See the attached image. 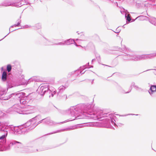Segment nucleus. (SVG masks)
<instances>
[{"label": "nucleus", "instance_id": "obj_4", "mask_svg": "<svg viewBox=\"0 0 156 156\" xmlns=\"http://www.w3.org/2000/svg\"><path fill=\"white\" fill-rule=\"evenodd\" d=\"M49 87L48 84H47L41 85L38 89L37 92L41 96L44 95L45 93H50L51 90H49Z\"/></svg>", "mask_w": 156, "mask_h": 156}, {"label": "nucleus", "instance_id": "obj_51", "mask_svg": "<svg viewBox=\"0 0 156 156\" xmlns=\"http://www.w3.org/2000/svg\"><path fill=\"white\" fill-rule=\"evenodd\" d=\"M131 115H134L133 114H131Z\"/></svg>", "mask_w": 156, "mask_h": 156}, {"label": "nucleus", "instance_id": "obj_23", "mask_svg": "<svg viewBox=\"0 0 156 156\" xmlns=\"http://www.w3.org/2000/svg\"><path fill=\"white\" fill-rule=\"evenodd\" d=\"M125 17L126 20L128 22H130L131 20L130 15L129 14H125Z\"/></svg>", "mask_w": 156, "mask_h": 156}, {"label": "nucleus", "instance_id": "obj_40", "mask_svg": "<svg viewBox=\"0 0 156 156\" xmlns=\"http://www.w3.org/2000/svg\"><path fill=\"white\" fill-rule=\"evenodd\" d=\"M82 40H79V39H76V41H82Z\"/></svg>", "mask_w": 156, "mask_h": 156}, {"label": "nucleus", "instance_id": "obj_10", "mask_svg": "<svg viewBox=\"0 0 156 156\" xmlns=\"http://www.w3.org/2000/svg\"><path fill=\"white\" fill-rule=\"evenodd\" d=\"M1 5L5 6H9L19 7L21 6L20 5H17L16 3H14L8 1H5L1 3Z\"/></svg>", "mask_w": 156, "mask_h": 156}, {"label": "nucleus", "instance_id": "obj_37", "mask_svg": "<svg viewBox=\"0 0 156 156\" xmlns=\"http://www.w3.org/2000/svg\"><path fill=\"white\" fill-rule=\"evenodd\" d=\"M47 44L48 45H53V44L51 42H48V43Z\"/></svg>", "mask_w": 156, "mask_h": 156}, {"label": "nucleus", "instance_id": "obj_52", "mask_svg": "<svg viewBox=\"0 0 156 156\" xmlns=\"http://www.w3.org/2000/svg\"><path fill=\"white\" fill-rule=\"evenodd\" d=\"M85 71L83 73H84L85 72Z\"/></svg>", "mask_w": 156, "mask_h": 156}, {"label": "nucleus", "instance_id": "obj_50", "mask_svg": "<svg viewBox=\"0 0 156 156\" xmlns=\"http://www.w3.org/2000/svg\"><path fill=\"white\" fill-rule=\"evenodd\" d=\"M142 16H140V17H142ZM139 17H140V16H139Z\"/></svg>", "mask_w": 156, "mask_h": 156}, {"label": "nucleus", "instance_id": "obj_20", "mask_svg": "<svg viewBox=\"0 0 156 156\" xmlns=\"http://www.w3.org/2000/svg\"><path fill=\"white\" fill-rule=\"evenodd\" d=\"M7 72L5 71H3L2 76V79L3 81H5L6 79Z\"/></svg>", "mask_w": 156, "mask_h": 156}, {"label": "nucleus", "instance_id": "obj_8", "mask_svg": "<svg viewBox=\"0 0 156 156\" xmlns=\"http://www.w3.org/2000/svg\"><path fill=\"white\" fill-rule=\"evenodd\" d=\"M95 115L94 117H93L95 119L100 120L103 118L107 117L108 114L107 113H103V112L102 110H99L95 113Z\"/></svg>", "mask_w": 156, "mask_h": 156}, {"label": "nucleus", "instance_id": "obj_35", "mask_svg": "<svg viewBox=\"0 0 156 156\" xmlns=\"http://www.w3.org/2000/svg\"><path fill=\"white\" fill-rule=\"evenodd\" d=\"M96 58H97L98 61H100V56L99 55L98 56H97Z\"/></svg>", "mask_w": 156, "mask_h": 156}, {"label": "nucleus", "instance_id": "obj_27", "mask_svg": "<svg viewBox=\"0 0 156 156\" xmlns=\"http://www.w3.org/2000/svg\"><path fill=\"white\" fill-rule=\"evenodd\" d=\"M12 69L11 66L10 65H8L7 67V69L8 72H9L11 71Z\"/></svg>", "mask_w": 156, "mask_h": 156}, {"label": "nucleus", "instance_id": "obj_45", "mask_svg": "<svg viewBox=\"0 0 156 156\" xmlns=\"http://www.w3.org/2000/svg\"><path fill=\"white\" fill-rule=\"evenodd\" d=\"M115 4H117V5H118L117 3V2H116V3H115Z\"/></svg>", "mask_w": 156, "mask_h": 156}, {"label": "nucleus", "instance_id": "obj_49", "mask_svg": "<svg viewBox=\"0 0 156 156\" xmlns=\"http://www.w3.org/2000/svg\"><path fill=\"white\" fill-rule=\"evenodd\" d=\"M7 99H4V100H7Z\"/></svg>", "mask_w": 156, "mask_h": 156}, {"label": "nucleus", "instance_id": "obj_3", "mask_svg": "<svg viewBox=\"0 0 156 156\" xmlns=\"http://www.w3.org/2000/svg\"><path fill=\"white\" fill-rule=\"evenodd\" d=\"M127 55L123 57V59L126 60H130L134 61H138L139 60H143L146 58H149V56L148 55Z\"/></svg>", "mask_w": 156, "mask_h": 156}, {"label": "nucleus", "instance_id": "obj_29", "mask_svg": "<svg viewBox=\"0 0 156 156\" xmlns=\"http://www.w3.org/2000/svg\"><path fill=\"white\" fill-rule=\"evenodd\" d=\"M55 44L56 45H66L65 41H64L63 42H60V43H59L58 44Z\"/></svg>", "mask_w": 156, "mask_h": 156}, {"label": "nucleus", "instance_id": "obj_33", "mask_svg": "<svg viewBox=\"0 0 156 156\" xmlns=\"http://www.w3.org/2000/svg\"><path fill=\"white\" fill-rule=\"evenodd\" d=\"M5 93V92L4 91H0V95L2 96L3 94H4Z\"/></svg>", "mask_w": 156, "mask_h": 156}, {"label": "nucleus", "instance_id": "obj_36", "mask_svg": "<svg viewBox=\"0 0 156 156\" xmlns=\"http://www.w3.org/2000/svg\"><path fill=\"white\" fill-rule=\"evenodd\" d=\"M4 147L0 144V151L2 150V148Z\"/></svg>", "mask_w": 156, "mask_h": 156}, {"label": "nucleus", "instance_id": "obj_5", "mask_svg": "<svg viewBox=\"0 0 156 156\" xmlns=\"http://www.w3.org/2000/svg\"><path fill=\"white\" fill-rule=\"evenodd\" d=\"M31 123L30 121H28L23 125L20 126L21 134H24L28 132L29 130L32 129L31 126Z\"/></svg>", "mask_w": 156, "mask_h": 156}, {"label": "nucleus", "instance_id": "obj_16", "mask_svg": "<svg viewBox=\"0 0 156 156\" xmlns=\"http://www.w3.org/2000/svg\"><path fill=\"white\" fill-rule=\"evenodd\" d=\"M17 21V24H15L13 26H11V28H9V30L10 31H11V32H12V31L16 30H17V29H15L14 30H12L11 29V27H13L18 26L20 25L21 23V20H20L19 19Z\"/></svg>", "mask_w": 156, "mask_h": 156}, {"label": "nucleus", "instance_id": "obj_53", "mask_svg": "<svg viewBox=\"0 0 156 156\" xmlns=\"http://www.w3.org/2000/svg\"><path fill=\"white\" fill-rule=\"evenodd\" d=\"M3 40V39H1V40ZM0 41H1V40Z\"/></svg>", "mask_w": 156, "mask_h": 156}, {"label": "nucleus", "instance_id": "obj_22", "mask_svg": "<svg viewBox=\"0 0 156 156\" xmlns=\"http://www.w3.org/2000/svg\"><path fill=\"white\" fill-rule=\"evenodd\" d=\"M56 90H55L53 92H51V91L50 94L48 93H47V94H48V96H49V98H51V97H52L54 96V94H56Z\"/></svg>", "mask_w": 156, "mask_h": 156}, {"label": "nucleus", "instance_id": "obj_7", "mask_svg": "<svg viewBox=\"0 0 156 156\" xmlns=\"http://www.w3.org/2000/svg\"><path fill=\"white\" fill-rule=\"evenodd\" d=\"M17 96L18 97V100L19 101L20 103L23 105L26 103L27 101L26 98L27 96L25 95V94L24 93L21 92L17 94Z\"/></svg>", "mask_w": 156, "mask_h": 156}, {"label": "nucleus", "instance_id": "obj_39", "mask_svg": "<svg viewBox=\"0 0 156 156\" xmlns=\"http://www.w3.org/2000/svg\"><path fill=\"white\" fill-rule=\"evenodd\" d=\"M88 66H89L88 67H85V68H90V67H93V66H91L90 67V66L88 65Z\"/></svg>", "mask_w": 156, "mask_h": 156}, {"label": "nucleus", "instance_id": "obj_30", "mask_svg": "<svg viewBox=\"0 0 156 156\" xmlns=\"http://www.w3.org/2000/svg\"><path fill=\"white\" fill-rule=\"evenodd\" d=\"M122 51H126V50H127V49L126 48L125 45H123L122 46Z\"/></svg>", "mask_w": 156, "mask_h": 156}, {"label": "nucleus", "instance_id": "obj_6", "mask_svg": "<svg viewBox=\"0 0 156 156\" xmlns=\"http://www.w3.org/2000/svg\"><path fill=\"white\" fill-rule=\"evenodd\" d=\"M41 116L40 115H38L36 116L35 117H34L31 119L30 121L31 123V129H33L38 124L39 122H40V121L38 122H37L41 119Z\"/></svg>", "mask_w": 156, "mask_h": 156}, {"label": "nucleus", "instance_id": "obj_2", "mask_svg": "<svg viewBox=\"0 0 156 156\" xmlns=\"http://www.w3.org/2000/svg\"><path fill=\"white\" fill-rule=\"evenodd\" d=\"M15 108L16 105H15L11 109L14 108V111L16 112L19 114H31L34 112L36 110L35 107L29 105H25L24 107L21 108V109L18 108Z\"/></svg>", "mask_w": 156, "mask_h": 156}, {"label": "nucleus", "instance_id": "obj_18", "mask_svg": "<svg viewBox=\"0 0 156 156\" xmlns=\"http://www.w3.org/2000/svg\"><path fill=\"white\" fill-rule=\"evenodd\" d=\"M0 144L3 146L4 147H6L7 146L6 139H1L0 140Z\"/></svg>", "mask_w": 156, "mask_h": 156}, {"label": "nucleus", "instance_id": "obj_48", "mask_svg": "<svg viewBox=\"0 0 156 156\" xmlns=\"http://www.w3.org/2000/svg\"><path fill=\"white\" fill-rule=\"evenodd\" d=\"M110 1H111L113 2V0H110Z\"/></svg>", "mask_w": 156, "mask_h": 156}, {"label": "nucleus", "instance_id": "obj_1", "mask_svg": "<svg viewBox=\"0 0 156 156\" xmlns=\"http://www.w3.org/2000/svg\"><path fill=\"white\" fill-rule=\"evenodd\" d=\"M93 107V105H82L70 107L68 110V112L70 113L71 116L74 117V118L70 120L85 118L87 116L86 111L92 110Z\"/></svg>", "mask_w": 156, "mask_h": 156}, {"label": "nucleus", "instance_id": "obj_44", "mask_svg": "<svg viewBox=\"0 0 156 156\" xmlns=\"http://www.w3.org/2000/svg\"><path fill=\"white\" fill-rule=\"evenodd\" d=\"M1 69L2 70H3V67H2V68H1Z\"/></svg>", "mask_w": 156, "mask_h": 156}, {"label": "nucleus", "instance_id": "obj_47", "mask_svg": "<svg viewBox=\"0 0 156 156\" xmlns=\"http://www.w3.org/2000/svg\"><path fill=\"white\" fill-rule=\"evenodd\" d=\"M115 4H117V5H118L117 3V2H116V3H115Z\"/></svg>", "mask_w": 156, "mask_h": 156}, {"label": "nucleus", "instance_id": "obj_11", "mask_svg": "<svg viewBox=\"0 0 156 156\" xmlns=\"http://www.w3.org/2000/svg\"><path fill=\"white\" fill-rule=\"evenodd\" d=\"M11 127L10 126L7 125H2L0 128V132H4V134H5V132H7V135L8 134L7 130L10 129Z\"/></svg>", "mask_w": 156, "mask_h": 156}, {"label": "nucleus", "instance_id": "obj_12", "mask_svg": "<svg viewBox=\"0 0 156 156\" xmlns=\"http://www.w3.org/2000/svg\"><path fill=\"white\" fill-rule=\"evenodd\" d=\"M14 145L15 148H20L22 146V144L20 142L16 140L12 141L9 145V147H10Z\"/></svg>", "mask_w": 156, "mask_h": 156}, {"label": "nucleus", "instance_id": "obj_9", "mask_svg": "<svg viewBox=\"0 0 156 156\" xmlns=\"http://www.w3.org/2000/svg\"><path fill=\"white\" fill-rule=\"evenodd\" d=\"M42 122H43L47 124H48L51 126L55 125L56 124H59L60 123H61V122H53V121L51 120L50 118H47L46 119L41 120L40 121V122H39L38 123H41ZM63 122H61V123Z\"/></svg>", "mask_w": 156, "mask_h": 156}, {"label": "nucleus", "instance_id": "obj_41", "mask_svg": "<svg viewBox=\"0 0 156 156\" xmlns=\"http://www.w3.org/2000/svg\"><path fill=\"white\" fill-rule=\"evenodd\" d=\"M95 60V59H93L92 60V62H93Z\"/></svg>", "mask_w": 156, "mask_h": 156}, {"label": "nucleus", "instance_id": "obj_13", "mask_svg": "<svg viewBox=\"0 0 156 156\" xmlns=\"http://www.w3.org/2000/svg\"><path fill=\"white\" fill-rule=\"evenodd\" d=\"M11 129L14 131V133L16 134H21V127H11Z\"/></svg>", "mask_w": 156, "mask_h": 156}, {"label": "nucleus", "instance_id": "obj_31", "mask_svg": "<svg viewBox=\"0 0 156 156\" xmlns=\"http://www.w3.org/2000/svg\"><path fill=\"white\" fill-rule=\"evenodd\" d=\"M38 150L37 149H36V150H32V148H30V151H29V152H36Z\"/></svg>", "mask_w": 156, "mask_h": 156}, {"label": "nucleus", "instance_id": "obj_55", "mask_svg": "<svg viewBox=\"0 0 156 156\" xmlns=\"http://www.w3.org/2000/svg\"><path fill=\"white\" fill-rule=\"evenodd\" d=\"M105 66H108V65H105Z\"/></svg>", "mask_w": 156, "mask_h": 156}, {"label": "nucleus", "instance_id": "obj_38", "mask_svg": "<svg viewBox=\"0 0 156 156\" xmlns=\"http://www.w3.org/2000/svg\"><path fill=\"white\" fill-rule=\"evenodd\" d=\"M30 27V26H29L28 25H27L26 26H25V27H24L23 28H27V27Z\"/></svg>", "mask_w": 156, "mask_h": 156}, {"label": "nucleus", "instance_id": "obj_32", "mask_svg": "<svg viewBox=\"0 0 156 156\" xmlns=\"http://www.w3.org/2000/svg\"><path fill=\"white\" fill-rule=\"evenodd\" d=\"M36 27L37 28V29H39L41 27V26L39 24H36Z\"/></svg>", "mask_w": 156, "mask_h": 156}, {"label": "nucleus", "instance_id": "obj_43", "mask_svg": "<svg viewBox=\"0 0 156 156\" xmlns=\"http://www.w3.org/2000/svg\"><path fill=\"white\" fill-rule=\"evenodd\" d=\"M94 80H92V82H91V83H92V84H93V81H94Z\"/></svg>", "mask_w": 156, "mask_h": 156}, {"label": "nucleus", "instance_id": "obj_17", "mask_svg": "<svg viewBox=\"0 0 156 156\" xmlns=\"http://www.w3.org/2000/svg\"><path fill=\"white\" fill-rule=\"evenodd\" d=\"M66 45H68L74 42V40L73 39H70L65 41Z\"/></svg>", "mask_w": 156, "mask_h": 156}, {"label": "nucleus", "instance_id": "obj_42", "mask_svg": "<svg viewBox=\"0 0 156 156\" xmlns=\"http://www.w3.org/2000/svg\"><path fill=\"white\" fill-rule=\"evenodd\" d=\"M74 42V43H75V45H76V46H78V45L77 44H76V43H75V42Z\"/></svg>", "mask_w": 156, "mask_h": 156}, {"label": "nucleus", "instance_id": "obj_24", "mask_svg": "<svg viewBox=\"0 0 156 156\" xmlns=\"http://www.w3.org/2000/svg\"><path fill=\"white\" fill-rule=\"evenodd\" d=\"M108 115L109 116V117L110 118V120H111V121L112 124L115 125V120L114 119H112L111 116H112V115H110V114H109Z\"/></svg>", "mask_w": 156, "mask_h": 156}, {"label": "nucleus", "instance_id": "obj_21", "mask_svg": "<svg viewBox=\"0 0 156 156\" xmlns=\"http://www.w3.org/2000/svg\"><path fill=\"white\" fill-rule=\"evenodd\" d=\"M150 22L152 24L156 26V19L155 18H152L149 20Z\"/></svg>", "mask_w": 156, "mask_h": 156}, {"label": "nucleus", "instance_id": "obj_46", "mask_svg": "<svg viewBox=\"0 0 156 156\" xmlns=\"http://www.w3.org/2000/svg\"><path fill=\"white\" fill-rule=\"evenodd\" d=\"M115 4H117V5H118L117 3V2H116V3H115Z\"/></svg>", "mask_w": 156, "mask_h": 156}, {"label": "nucleus", "instance_id": "obj_54", "mask_svg": "<svg viewBox=\"0 0 156 156\" xmlns=\"http://www.w3.org/2000/svg\"><path fill=\"white\" fill-rule=\"evenodd\" d=\"M3 40V39H1V40ZM0 41H1V40Z\"/></svg>", "mask_w": 156, "mask_h": 156}, {"label": "nucleus", "instance_id": "obj_19", "mask_svg": "<svg viewBox=\"0 0 156 156\" xmlns=\"http://www.w3.org/2000/svg\"><path fill=\"white\" fill-rule=\"evenodd\" d=\"M66 88L64 86H60L58 89V90H59V92H58L57 94L58 95H59L60 93L62 92Z\"/></svg>", "mask_w": 156, "mask_h": 156}, {"label": "nucleus", "instance_id": "obj_28", "mask_svg": "<svg viewBox=\"0 0 156 156\" xmlns=\"http://www.w3.org/2000/svg\"><path fill=\"white\" fill-rule=\"evenodd\" d=\"M65 130H66V129H62V130H57V131L54 132L53 133H50V134H52L55 133H58V132H60L61 131H64Z\"/></svg>", "mask_w": 156, "mask_h": 156}, {"label": "nucleus", "instance_id": "obj_14", "mask_svg": "<svg viewBox=\"0 0 156 156\" xmlns=\"http://www.w3.org/2000/svg\"><path fill=\"white\" fill-rule=\"evenodd\" d=\"M156 91V86L152 85L151 86L149 91V94L151 95H152L153 93Z\"/></svg>", "mask_w": 156, "mask_h": 156}, {"label": "nucleus", "instance_id": "obj_34", "mask_svg": "<svg viewBox=\"0 0 156 156\" xmlns=\"http://www.w3.org/2000/svg\"><path fill=\"white\" fill-rule=\"evenodd\" d=\"M120 31V30L117 28L116 30V31H114L115 33H119Z\"/></svg>", "mask_w": 156, "mask_h": 156}, {"label": "nucleus", "instance_id": "obj_25", "mask_svg": "<svg viewBox=\"0 0 156 156\" xmlns=\"http://www.w3.org/2000/svg\"><path fill=\"white\" fill-rule=\"evenodd\" d=\"M148 55L149 56V58H153L156 56V53H154L152 54H150Z\"/></svg>", "mask_w": 156, "mask_h": 156}, {"label": "nucleus", "instance_id": "obj_26", "mask_svg": "<svg viewBox=\"0 0 156 156\" xmlns=\"http://www.w3.org/2000/svg\"><path fill=\"white\" fill-rule=\"evenodd\" d=\"M31 81H37V80L35 78V77H33L30 79L29 80L28 82H30Z\"/></svg>", "mask_w": 156, "mask_h": 156}, {"label": "nucleus", "instance_id": "obj_15", "mask_svg": "<svg viewBox=\"0 0 156 156\" xmlns=\"http://www.w3.org/2000/svg\"><path fill=\"white\" fill-rule=\"evenodd\" d=\"M132 87H133L135 89H136V90H138L139 89H140V88H139L138 86H136L135 85V83L132 82L131 84V85L130 87V89L129 90V91L127 92H126L125 93H129V92H130Z\"/></svg>", "mask_w": 156, "mask_h": 156}]
</instances>
